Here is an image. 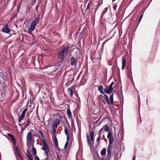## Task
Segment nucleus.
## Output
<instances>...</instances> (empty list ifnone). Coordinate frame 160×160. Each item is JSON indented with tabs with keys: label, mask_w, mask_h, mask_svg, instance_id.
I'll return each instance as SVG.
<instances>
[{
	"label": "nucleus",
	"mask_w": 160,
	"mask_h": 160,
	"mask_svg": "<svg viewBox=\"0 0 160 160\" xmlns=\"http://www.w3.org/2000/svg\"><path fill=\"white\" fill-rule=\"evenodd\" d=\"M2 32L4 33L9 34L10 32V30L8 28L7 24L5 25L2 29Z\"/></svg>",
	"instance_id": "nucleus-13"
},
{
	"label": "nucleus",
	"mask_w": 160,
	"mask_h": 160,
	"mask_svg": "<svg viewBox=\"0 0 160 160\" xmlns=\"http://www.w3.org/2000/svg\"><path fill=\"white\" fill-rule=\"evenodd\" d=\"M103 127L101 129H100L99 131V132H100V133H102V132L103 131V127Z\"/></svg>",
	"instance_id": "nucleus-38"
},
{
	"label": "nucleus",
	"mask_w": 160,
	"mask_h": 160,
	"mask_svg": "<svg viewBox=\"0 0 160 160\" xmlns=\"http://www.w3.org/2000/svg\"><path fill=\"white\" fill-rule=\"evenodd\" d=\"M63 62H60L57 63L56 65H52L48 68V71L47 74L48 75H52L53 74V73L55 72L58 69V67L60 66L61 64H62Z\"/></svg>",
	"instance_id": "nucleus-2"
},
{
	"label": "nucleus",
	"mask_w": 160,
	"mask_h": 160,
	"mask_svg": "<svg viewBox=\"0 0 160 160\" xmlns=\"http://www.w3.org/2000/svg\"><path fill=\"white\" fill-rule=\"evenodd\" d=\"M142 16H143V15H141L139 17V22H140V21H141L142 18Z\"/></svg>",
	"instance_id": "nucleus-37"
},
{
	"label": "nucleus",
	"mask_w": 160,
	"mask_h": 160,
	"mask_svg": "<svg viewBox=\"0 0 160 160\" xmlns=\"http://www.w3.org/2000/svg\"><path fill=\"white\" fill-rule=\"evenodd\" d=\"M70 64L71 66H74V68H76L77 67V59L73 57H72L70 60Z\"/></svg>",
	"instance_id": "nucleus-11"
},
{
	"label": "nucleus",
	"mask_w": 160,
	"mask_h": 160,
	"mask_svg": "<svg viewBox=\"0 0 160 160\" xmlns=\"http://www.w3.org/2000/svg\"><path fill=\"white\" fill-rule=\"evenodd\" d=\"M37 133L38 134H40L41 135V136L42 137H43V134H42V132L40 131H39V130H38V132Z\"/></svg>",
	"instance_id": "nucleus-33"
},
{
	"label": "nucleus",
	"mask_w": 160,
	"mask_h": 160,
	"mask_svg": "<svg viewBox=\"0 0 160 160\" xmlns=\"http://www.w3.org/2000/svg\"><path fill=\"white\" fill-rule=\"evenodd\" d=\"M34 141L32 132H28L26 137V144L27 146H30L32 142Z\"/></svg>",
	"instance_id": "nucleus-5"
},
{
	"label": "nucleus",
	"mask_w": 160,
	"mask_h": 160,
	"mask_svg": "<svg viewBox=\"0 0 160 160\" xmlns=\"http://www.w3.org/2000/svg\"><path fill=\"white\" fill-rule=\"evenodd\" d=\"M64 132L66 135H67V141L66 142V143L64 147V149H65L66 148H67L68 146V141L69 140H70V143H69V144H70V146L71 145V144H72V142L73 140V137H72V134L71 135V136L70 137L68 134V130L66 127V126H65L64 127Z\"/></svg>",
	"instance_id": "nucleus-3"
},
{
	"label": "nucleus",
	"mask_w": 160,
	"mask_h": 160,
	"mask_svg": "<svg viewBox=\"0 0 160 160\" xmlns=\"http://www.w3.org/2000/svg\"><path fill=\"white\" fill-rule=\"evenodd\" d=\"M87 140L88 144L89 146H90V142L89 137H88V134L87 135Z\"/></svg>",
	"instance_id": "nucleus-29"
},
{
	"label": "nucleus",
	"mask_w": 160,
	"mask_h": 160,
	"mask_svg": "<svg viewBox=\"0 0 160 160\" xmlns=\"http://www.w3.org/2000/svg\"><path fill=\"white\" fill-rule=\"evenodd\" d=\"M103 87L102 86H100L98 88V90L99 91V92L102 94L104 95V93L103 91Z\"/></svg>",
	"instance_id": "nucleus-22"
},
{
	"label": "nucleus",
	"mask_w": 160,
	"mask_h": 160,
	"mask_svg": "<svg viewBox=\"0 0 160 160\" xmlns=\"http://www.w3.org/2000/svg\"><path fill=\"white\" fill-rule=\"evenodd\" d=\"M27 110V108H26L22 112L19 118L18 121L19 122H21L22 120L24 118L25 113Z\"/></svg>",
	"instance_id": "nucleus-10"
},
{
	"label": "nucleus",
	"mask_w": 160,
	"mask_h": 160,
	"mask_svg": "<svg viewBox=\"0 0 160 160\" xmlns=\"http://www.w3.org/2000/svg\"><path fill=\"white\" fill-rule=\"evenodd\" d=\"M27 157L29 158L30 160H33L32 158V156L31 154Z\"/></svg>",
	"instance_id": "nucleus-31"
},
{
	"label": "nucleus",
	"mask_w": 160,
	"mask_h": 160,
	"mask_svg": "<svg viewBox=\"0 0 160 160\" xmlns=\"http://www.w3.org/2000/svg\"><path fill=\"white\" fill-rule=\"evenodd\" d=\"M68 92L71 97L73 95V91L71 88H69L68 90Z\"/></svg>",
	"instance_id": "nucleus-24"
},
{
	"label": "nucleus",
	"mask_w": 160,
	"mask_h": 160,
	"mask_svg": "<svg viewBox=\"0 0 160 160\" xmlns=\"http://www.w3.org/2000/svg\"><path fill=\"white\" fill-rule=\"evenodd\" d=\"M57 129L53 128L52 129V132L55 135L56 133V129Z\"/></svg>",
	"instance_id": "nucleus-35"
},
{
	"label": "nucleus",
	"mask_w": 160,
	"mask_h": 160,
	"mask_svg": "<svg viewBox=\"0 0 160 160\" xmlns=\"http://www.w3.org/2000/svg\"><path fill=\"white\" fill-rule=\"evenodd\" d=\"M32 153H33V155L34 156L36 155V153H37L36 150L35 148L33 146H32Z\"/></svg>",
	"instance_id": "nucleus-25"
},
{
	"label": "nucleus",
	"mask_w": 160,
	"mask_h": 160,
	"mask_svg": "<svg viewBox=\"0 0 160 160\" xmlns=\"http://www.w3.org/2000/svg\"><path fill=\"white\" fill-rule=\"evenodd\" d=\"M7 134L8 136L11 138V139L12 140L13 142L14 143V145H15L16 144V140L13 136L10 133H8Z\"/></svg>",
	"instance_id": "nucleus-19"
},
{
	"label": "nucleus",
	"mask_w": 160,
	"mask_h": 160,
	"mask_svg": "<svg viewBox=\"0 0 160 160\" xmlns=\"http://www.w3.org/2000/svg\"><path fill=\"white\" fill-rule=\"evenodd\" d=\"M67 117L68 118L70 119L72 118L71 113L69 109L67 110Z\"/></svg>",
	"instance_id": "nucleus-21"
},
{
	"label": "nucleus",
	"mask_w": 160,
	"mask_h": 160,
	"mask_svg": "<svg viewBox=\"0 0 160 160\" xmlns=\"http://www.w3.org/2000/svg\"><path fill=\"white\" fill-rule=\"evenodd\" d=\"M107 138L109 139V144L111 145L112 144L113 140V137L112 133L111 131L108 132L107 135Z\"/></svg>",
	"instance_id": "nucleus-8"
},
{
	"label": "nucleus",
	"mask_w": 160,
	"mask_h": 160,
	"mask_svg": "<svg viewBox=\"0 0 160 160\" xmlns=\"http://www.w3.org/2000/svg\"><path fill=\"white\" fill-rule=\"evenodd\" d=\"M35 160H40V159L37 156H36L35 158Z\"/></svg>",
	"instance_id": "nucleus-40"
},
{
	"label": "nucleus",
	"mask_w": 160,
	"mask_h": 160,
	"mask_svg": "<svg viewBox=\"0 0 160 160\" xmlns=\"http://www.w3.org/2000/svg\"><path fill=\"white\" fill-rule=\"evenodd\" d=\"M122 70H123L125 68V61H126L125 58L124 56L122 57Z\"/></svg>",
	"instance_id": "nucleus-17"
},
{
	"label": "nucleus",
	"mask_w": 160,
	"mask_h": 160,
	"mask_svg": "<svg viewBox=\"0 0 160 160\" xmlns=\"http://www.w3.org/2000/svg\"><path fill=\"white\" fill-rule=\"evenodd\" d=\"M33 136H37V135H34Z\"/></svg>",
	"instance_id": "nucleus-48"
},
{
	"label": "nucleus",
	"mask_w": 160,
	"mask_h": 160,
	"mask_svg": "<svg viewBox=\"0 0 160 160\" xmlns=\"http://www.w3.org/2000/svg\"><path fill=\"white\" fill-rule=\"evenodd\" d=\"M101 133H100V132H98V137H99L100 138H101Z\"/></svg>",
	"instance_id": "nucleus-41"
},
{
	"label": "nucleus",
	"mask_w": 160,
	"mask_h": 160,
	"mask_svg": "<svg viewBox=\"0 0 160 160\" xmlns=\"http://www.w3.org/2000/svg\"><path fill=\"white\" fill-rule=\"evenodd\" d=\"M90 135L91 136V139L93 142L94 143V132L91 131L90 133Z\"/></svg>",
	"instance_id": "nucleus-20"
},
{
	"label": "nucleus",
	"mask_w": 160,
	"mask_h": 160,
	"mask_svg": "<svg viewBox=\"0 0 160 160\" xmlns=\"http://www.w3.org/2000/svg\"><path fill=\"white\" fill-rule=\"evenodd\" d=\"M30 121L28 120L27 121V123L26 125L24 127L21 129V133H22L23 131L28 126L30 125Z\"/></svg>",
	"instance_id": "nucleus-18"
},
{
	"label": "nucleus",
	"mask_w": 160,
	"mask_h": 160,
	"mask_svg": "<svg viewBox=\"0 0 160 160\" xmlns=\"http://www.w3.org/2000/svg\"><path fill=\"white\" fill-rule=\"evenodd\" d=\"M116 87V84L112 82L108 86H107L104 89V92L108 94L111 93L115 88Z\"/></svg>",
	"instance_id": "nucleus-4"
},
{
	"label": "nucleus",
	"mask_w": 160,
	"mask_h": 160,
	"mask_svg": "<svg viewBox=\"0 0 160 160\" xmlns=\"http://www.w3.org/2000/svg\"><path fill=\"white\" fill-rule=\"evenodd\" d=\"M55 149L59 152L61 150V149L59 148L58 144L55 145Z\"/></svg>",
	"instance_id": "nucleus-27"
},
{
	"label": "nucleus",
	"mask_w": 160,
	"mask_h": 160,
	"mask_svg": "<svg viewBox=\"0 0 160 160\" xmlns=\"http://www.w3.org/2000/svg\"><path fill=\"white\" fill-rule=\"evenodd\" d=\"M110 145H111L109 144V145L107 148V154L106 156L107 157L106 158V160H109L111 157V149L110 148Z\"/></svg>",
	"instance_id": "nucleus-12"
},
{
	"label": "nucleus",
	"mask_w": 160,
	"mask_h": 160,
	"mask_svg": "<svg viewBox=\"0 0 160 160\" xmlns=\"http://www.w3.org/2000/svg\"><path fill=\"white\" fill-rule=\"evenodd\" d=\"M91 7V4L90 3H89L88 4V6H87V9L85 10V11H86L88 9H89V8Z\"/></svg>",
	"instance_id": "nucleus-32"
},
{
	"label": "nucleus",
	"mask_w": 160,
	"mask_h": 160,
	"mask_svg": "<svg viewBox=\"0 0 160 160\" xmlns=\"http://www.w3.org/2000/svg\"><path fill=\"white\" fill-rule=\"evenodd\" d=\"M38 8V5H37L36 7L35 10L37 12L38 11L37 9Z\"/></svg>",
	"instance_id": "nucleus-43"
},
{
	"label": "nucleus",
	"mask_w": 160,
	"mask_h": 160,
	"mask_svg": "<svg viewBox=\"0 0 160 160\" xmlns=\"http://www.w3.org/2000/svg\"><path fill=\"white\" fill-rule=\"evenodd\" d=\"M55 145L58 144V141L56 137H55L54 138V141Z\"/></svg>",
	"instance_id": "nucleus-28"
},
{
	"label": "nucleus",
	"mask_w": 160,
	"mask_h": 160,
	"mask_svg": "<svg viewBox=\"0 0 160 160\" xmlns=\"http://www.w3.org/2000/svg\"><path fill=\"white\" fill-rule=\"evenodd\" d=\"M15 150L18 154L19 153L21 152L19 150L18 147L17 146L15 147Z\"/></svg>",
	"instance_id": "nucleus-30"
},
{
	"label": "nucleus",
	"mask_w": 160,
	"mask_h": 160,
	"mask_svg": "<svg viewBox=\"0 0 160 160\" xmlns=\"http://www.w3.org/2000/svg\"><path fill=\"white\" fill-rule=\"evenodd\" d=\"M59 153L61 156L63 157H65L68 155V152L66 151L65 149L61 150L60 151Z\"/></svg>",
	"instance_id": "nucleus-14"
},
{
	"label": "nucleus",
	"mask_w": 160,
	"mask_h": 160,
	"mask_svg": "<svg viewBox=\"0 0 160 160\" xmlns=\"http://www.w3.org/2000/svg\"><path fill=\"white\" fill-rule=\"evenodd\" d=\"M35 28V26L31 24L28 29V32L29 33H31L33 31Z\"/></svg>",
	"instance_id": "nucleus-16"
},
{
	"label": "nucleus",
	"mask_w": 160,
	"mask_h": 160,
	"mask_svg": "<svg viewBox=\"0 0 160 160\" xmlns=\"http://www.w3.org/2000/svg\"><path fill=\"white\" fill-rule=\"evenodd\" d=\"M135 157L134 156L132 158V160H135Z\"/></svg>",
	"instance_id": "nucleus-45"
},
{
	"label": "nucleus",
	"mask_w": 160,
	"mask_h": 160,
	"mask_svg": "<svg viewBox=\"0 0 160 160\" xmlns=\"http://www.w3.org/2000/svg\"><path fill=\"white\" fill-rule=\"evenodd\" d=\"M112 0V2H114V1H115L116 0Z\"/></svg>",
	"instance_id": "nucleus-49"
},
{
	"label": "nucleus",
	"mask_w": 160,
	"mask_h": 160,
	"mask_svg": "<svg viewBox=\"0 0 160 160\" xmlns=\"http://www.w3.org/2000/svg\"><path fill=\"white\" fill-rule=\"evenodd\" d=\"M100 138L98 137L97 139V142H98V145L99 144Z\"/></svg>",
	"instance_id": "nucleus-34"
},
{
	"label": "nucleus",
	"mask_w": 160,
	"mask_h": 160,
	"mask_svg": "<svg viewBox=\"0 0 160 160\" xmlns=\"http://www.w3.org/2000/svg\"><path fill=\"white\" fill-rule=\"evenodd\" d=\"M104 95L105 96V98L104 99V100L103 101V102L105 104L106 103L105 100L106 101L107 103L109 105H110L111 104H112L113 103V94H112L110 96V101H109L108 96L106 94H105Z\"/></svg>",
	"instance_id": "nucleus-6"
},
{
	"label": "nucleus",
	"mask_w": 160,
	"mask_h": 160,
	"mask_svg": "<svg viewBox=\"0 0 160 160\" xmlns=\"http://www.w3.org/2000/svg\"><path fill=\"white\" fill-rule=\"evenodd\" d=\"M42 149L44 151L46 155L48 157L49 149L47 144L43 143V146L42 147Z\"/></svg>",
	"instance_id": "nucleus-7"
},
{
	"label": "nucleus",
	"mask_w": 160,
	"mask_h": 160,
	"mask_svg": "<svg viewBox=\"0 0 160 160\" xmlns=\"http://www.w3.org/2000/svg\"><path fill=\"white\" fill-rule=\"evenodd\" d=\"M106 149L105 148H103L101 152V156H104L106 153Z\"/></svg>",
	"instance_id": "nucleus-23"
},
{
	"label": "nucleus",
	"mask_w": 160,
	"mask_h": 160,
	"mask_svg": "<svg viewBox=\"0 0 160 160\" xmlns=\"http://www.w3.org/2000/svg\"><path fill=\"white\" fill-rule=\"evenodd\" d=\"M42 143H43H43H47L46 142H45V141L43 140V139H42Z\"/></svg>",
	"instance_id": "nucleus-44"
},
{
	"label": "nucleus",
	"mask_w": 160,
	"mask_h": 160,
	"mask_svg": "<svg viewBox=\"0 0 160 160\" xmlns=\"http://www.w3.org/2000/svg\"><path fill=\"white\" fill-rule=\"evenodd\" d=\"M61 119H57L52 123V127L53 128L57 129L58 126L60 124Z\"/></svg>",
	"instance_id": "nucleus-9"
},
{
	"label": "nucleus",
	"mask_w": 160,
	"mask_h": 160,
	"mask_svg": "<svg viewBox=\"0 0 160 160\" xmlns=\"http://www.w3.org/2000/svg\"><path fill=\"white\" fill-rule=\"evenodd\" d=\"M60 118H62V117L61 116H60Z\"/></svg>",
	"instance_id": "nucleus-47"
},
{
	"label": "nucleus",
	"mask_w": 160,
	"mask_h": 160,
	"mask_svg": "<svg viewBox=\"0 0 160 160\" xmlns=\"http://www.w3.org/2000/svg\"><path fill=\"white\" fill-rule=\"evenodd\" d=\"M40 19L39 16L35 18L31 22V24L35 26L38 24Z\"/></svg>",
	"instance_id": "nucleus-15"
},
{
	"label": "nucleus",
	"mask_w": 160,
	"mask_h": 160,
	"mask_svg": "<svg viewBox=\"0 0 160 160\" xmlns=\"http://www.w3.org/2000/svg\"><path fill=\"white\" fill-rule=\"evenodd\" d=\"M69 48L68 47L65 46L62 48V50L59 51L58 57L59 59L62 60L66 57L68 53Z\"/></svg>",
	"instance_id": "nucleus-1"
},
{
	"label": "nucleus",
	"mask_w": 160,
	"mask_h": 160,
	"mask_svg": "<svg viewBox=\"0 0 160 160\" xmlns=\"http://www.w3.org/2000/svg\"><path fill=\"white\" fill-rule=\"evenodd\" d=\"M18 155L19 156V157L21 158L22 159V157H21V153L20 152V153H19L18 154Z\"/></svg>",
	"instance_id": "nucleus-42"
},
{
	"label": "nucleus",
	"mask_w": 160,
	"mask_h": 160,
	"mask_svg": "<svg viewBox=\"0 0 160 160\" xmlns=\"http://www.w3.org/2000/svg\"><path fill=\"white\" fill-rule=\"evenodd\" d=\"M138 102H139V100H140V97H139V96H138Z\"/></svg>",
	"instance_id": "nucleus-46"
},
{
	"label": "nucleus",
	"mask_w": 160,
	"mask_h": 160,
	"mask_svg": "<svg viewBox=\"0 0 160 160\" xmlns=\"http://www.w3.org/2000/svg\"><path fill=\"white\" fill-rule=\"evenodd\" d=\"M105 129L104 131H106V132H107L109 131V130L110 128L107 125H106L104 126Z\"/></svg>",
	"instance_id": "nucleus-26"
},
{
	"label": "nucleus",
	"mask_w": 160,
	"mask_h": 160,
	"mask_svg": "<svg viewBox=\"0 0 160 160\" xmlns=\"http://www.w3.org/2000/svg\"><path fill=\"white\" fill-rule=\"evenodd\" d=\"M26 154L27 156H28L30 155L31 154L30 152H29L28 151H27V152Z\"/></svg>",
	"instance_id": "nucleus-36"
},
{
	"label": "nucleus",
	"mask_w": 160,
	"mask_h": 160,
	"mask_svg": "<svg viewBox=\"0 0 160 160\" xmlns=\"http://www.w3.org/2000/svg\"><path fill=\"white\" fill-rule=\"evenodd\" d=\"M57 160H60V159L59 158V156L58 154H57Z\"/></svg>",
	"instance_id": "nucleus-39"
}]
</instances>
